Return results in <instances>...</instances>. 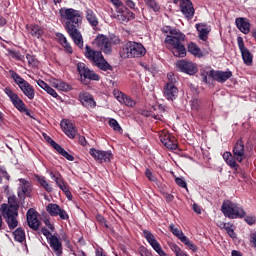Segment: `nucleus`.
Here are the masks:
<instances>
[{
	"mask_svg": "<svg viewBox=\"0 0 256 256\" xmlns=\"http://www.w3.org/2000/svg\"><path fill=\"white\" fill-rule=\"evenodd\" d=\"M113 95H114L115 99H117V101H119V103H121V101L123 100V97L125 96V93L121 92L119 89H114Z\"/></svg>",
	"mask_w": 256,
	"mask_h": 256,
	"instance_id": "48",
	"label": "nucleus"
},
{
	"mask_svg": "<svg viewBox=\"0 0 256 256\" xmlns=\"http://www.w3.org/2000/svg\"><path fill=\"white\" fill-rule=\"evenodd\" d=\"M235 229H236V227L231 223H228L225 228L226 233H228V235H229V237H231V239H235L237 237V233H235Z\"/></svg>",
	"mask_w": 256,
	"mask_h": 256,
	"instance_id": "42",
	"label": "nucleus"
},
{
	"mask_svg": "<svg viewBox=\"0 0 256 256\" xmlns=\"http://www.w3.org/2000/svg\"><path fill=\"white\" fill-rule=\"evenodd\" d=\"M238 48L241 51H245L247 47H245V42L243 41V37L238 36L237 38Z\"/></svg>",
	"mask_w": 256,
	"mask_h": 256,
	"instance_id": "53",
	"label": "nucleus"
},
{
	"mask_svg": "<svg viewBox=\"0 0 256 256\" xmlns=\"http://www.w3.org/2000/svg\"><path fill=\"white\" fill-rule=\"evenodd\" d=\"M60 127L65 135L69 137V139H75V137H77V126H75V124H73L71 121H62L60 123Z\"/></svg>",
	"mask_w": 256,
	"mask_h": 256,
	"instance_id": "20",
	"label": "nucleus"
},
{
	"mask_svg": "<svg viewBox=\"0 0 256 256\" xmlns=\"http://www.w3.org/2000/svg\"><path fill=\"white\" fill-rule=\"evenodd\" d=\"M120 57L122 59H135L139 57H145L147 49L139 42L128 41L120 49Z\"/></svg>",
	"mask_w": 256,
	"mask_h": 256,
	"instance_id": "6",
	"label": "nucleus"
},
{
	"mask_svg": "<svg viewBox=\"0 0 256 256\" xmlns=\"http://www.w3.org/2000/svg\"><path fill=\"white\" fill-rule=\"evenodd\" d=\"M240 53L242 55V60L247 67L253 66V54L249 51V49L246 48V50H242Z\"/></svg>",
	"mask_w": 256,
	"mask_h": 256,
	"instance_id": "30",
	"label": "nucleus"
},
{
	"mask_svg": "<svg viewBox=\"0 0 256 256\" xmlns=\"http://www.w3.org/2000/svg\"><path fill=\"white\" fill-rule=\"evenodd\" d=\"M41 233L44 235V237H46L47 241H49V239H51V237H53V234L51 233V231H49L45 227L41 228Z\"/></svg>",
	"mask_w": 256,
	"mask_h": 256,
	"instance_id": "56",
	"label": "nucleus"
},
{
	"mask_svg": "<svg viewBox=\"0 0 256 256\" xmlns=\"http://www.w3.org/2000/svg\"><path fill=\"white\" fill-rule=\"evenodd\" d=\"M175 183L178 187H182V189H187V182L181 177L175 178Z\"/></svg>",
	"mask_w": 256,
	"mask_h": 256,
	"instance_id": "50",
	"label": "nucleus"
},
{
	"mask_svg": "<svg viewBox=\"0 0 256 256\" xmlns=\"http://www.w3.org/2000/svg\"><path fill=\"white\" fill-rule=\"evenodd\" d=\"M226 155H229L226 158V163L237 173V169H239V164L244 161V159H247L249 157L247 154H245V142L243 141V138H240L236 141L234 147H233V155H231V152H226Z\"/></svg>",
	"mask_w": 256,
	"mask_h": 256,
	"instance_id": "5",
	"label": "nucleus"
},
{
	"mask_svg": "<svg viewBox=\"0 0 256 256\" xmlns=\"http://www.w3.org/2000/svg\"><path fill=\"white\" fill-rule=\"evenodd\" d=\"M26 59L30 67H37V65H39V61H37L34 55L26 54Z\"/></svg>",
	"mask_w": 256,
	"mask_h": 256,
	"instance_id": "45",
	"label": "nucleus"
},
{
	"mask_svg": "<svg viewBox=\"0 0 256 256\" xmlns=\"http://www.w3.org/2000/svg\"><path fill=\"white\" fill-rule=\"evenodd\" d=\"M176 83H177V79L175 78V75L168 74V82L165 85H171L172 87H175Z\"/></svg>",
	"mask_w": 256,
	"mask_h": 256,
	"instance_id": "54",
	"label": "nucleus"
},
{
	"mask_svg": "<svg viewBox=\"0 0 256 256\" xmlns=\"http://www.w3.org/2000/svg\"><path fill=\"white\" fill-rule=\"evenodd\" d=\"M0 173L3 175L4 179H6L7 181H10L11 176L9 175L8 172H6V170H3V168H0Z\"/></svg>",
	"mask_w": 256,
	"mask_h": 256,
	"instance_id": "63",
	"label": "nucleus"
},
{
	"mask_svg": "<svg viewBox=\"0 0 256 256\" xmlns=\"http://www.w3.org/2000/svg\"><path fill=\"white\" fill-rule=\"evenodd\" d=\"M50 177H51L52 181H55L57 187L60 188L61 190L65 189V187L68 186L67 182H65V179L63 178L61 173H59L57 171L50 172Z\"/></svg>",
	"mask_w": 256,
	"mask_h": 256,
	"instance_id": "27",
	"label": "nucleus"
},
{
	"mask_svg": "<svg viewBox=\"0 0 256 256\" xmlns=\"http://www.w3.org/2000/svg\"><path fill=\"white\" fill-rule=\"evenodd\" d=\"M26 31L31 37H34V39H41L45 34V30H43V27L39 24H27Z\"/></svg>",
	"mask_w": 256,
	"mask_h": 256,
	"instance_id": "24",
	"label": "nucleus"
},
{
	"mask_svg": "<svg viewBox=\"0 0 256 256\" xmlns=\"http://www.w3.org/2000/svg\"><path fill=\"white\" fill-rule=\"evenodd\" d=\"M89 154L98 163H109L111 159H113V153H111V151H103L90 148Z\"/></svg>",
	"mask_w": 256,
	"mask_h": 256,
	"instance_id": "13",
	"label": "nucleus"
},
{
	"mask_svg": "<svg viewBox=\"0 0 256 256\" xmlns=\"http://www.w3.org/2000/svg\"><path fill=\"white\" fill-rule=\"evenodd\" d=\"M21 191L29 197L31 195V184L29 182H24L21 186Z\"/></svg>",
	"mask_w": 256,
	"mask_h": 256,
	"instance_id": "46",
	"label": "nucleus"
},
{
	"mask_svg": "<svg viewBox=\"0 0 256 256\" xmlns=\"http://www.w3.org/2000/svg\"><path fill=\"white\" fill-rule=\"evenodd\" d=\"M209 77L217 81L218 83H225V72L219 70H210L208 73Z\"/></svg>",
	"mask_w": 256,
	"mask_h": 256,
	"instance_id": "29",
	"label": "nucleus"
},
{
	"mask_svg": "<svg viewBox=\"0 0 256 256\" xmlns=\"http://www.w3.org/2000/svg\"><path fill=\"white\" fill-rule=\"evenodd\" d=\"M84 55L101 71H113V66L105 60L101 51L93 50L91 46L86 45Z\"/></svg>",
	"mask_w": 256,
	"mask_h": 256,
	"instance_id": "7",
	"label": "nucleus"
},
{
	"mask_svg": "<svg viewBox=\"0 0 256 256\" xmlns=\"http://www.w3.org/2000/svg\"><path fill=\"white\" fill-rule=\"evenodd\" d=\"M60 17L64 19V29L72 39L74 45L81 51L85 49L83 34L79 31L80 25H83V12L73 8H66L59 10Z\"/></svg>",
	"mask_w": 256,
	"mask_h": 256,
	"instance_id": "1",
	"label": "nucleus"
},
{
	"mask_svg": "<svg viewBox=\"0 0 256 256\" xmlns=\"http://www.w3.org/2000/svg\"><path fill=\"white\" fill-rule=\"evenodd\" d=\"M162 33L166 35L164 44L167 49L171 50L174 57H179L180 59L187 57V48H185V44H183L186 36L183 32L171 26H164L162 28Z\"/></svg>",
	"mask_w": 256,
	"mask_h": 256,
	"instance_id": "2",
	"label": "nucleus"
},
{
	"mask_svg": "<svg viewBox=\"0 0 256 256\" xmlns=\"http://www.w3.org/2000/svg\"><path fill=\"white\" fill-rule=\"evenodd\" d=\"M9 73L16 85H18L20 91H22L23 95L30 99V101H33L35 99V88L30 85L27 80H25L21 75H19L17 72L14 70H9Z\"/></svg>",
	"mask_w": 256,
	"mask_h": 256,
	"instance_id": "8",
	"label": "nucleus"
},
{
	"mask_svg": "<svg viewBox=\"0 0 256 256\" xmlns=\"http://www.w3.org/2000/svg\"><path fill=\"white\" fill-rule=\"evenodd\" d=\"M145 176L147 177V179L149 181H152L153 183H155L157 181V177H155V175H153V172H151L150 169H146Z\"/></svg>",
	"mask_w": 256,
	"mask_h": 256,
	"instance_id": "51",
	"label": "nucleus"
},
{
	"mask_svg": "<svg viewBox=\"0 0 256 256\" xmlns=\"http://www.w3.org/2000/svg\"><path fill=\"white\" fill-rule=\"evenodd\" d=\"M58 89H60V91H71L73 87L62 81L58 84Z\"/></svg>",
	"mask_w": 256,
	"mask_h": 256,
	"instance_id": "49",
	"label": "nucleus"
},
{
	"mask_svg": "<svg viewBox=\"0 0 256 256\" xmlns=\"http://www.w3.org/2000/svg\"><path fill=\"white\" fill-rule=\"evenodd\" d=\"M36 181L37 183H39V185L43 187V189H45V191H47V193H51L53 191V187H51V184L47 182V180L45 179V176L37 175Z\"/></svg>",
	"mask_w": 256,
	"mask_h": 256,
	"instance_id": "31",
	"label": "nucleus"
},
{
	"mask_svg": "<svg viewBox=\"0 0 256 256\" xmlns=\"http://www.w3.org/2000/svg\"><path fill=\"white\" fill-rule=\"evenodd\" d=\"M108 123L109 127H111L113 131H115L116 133L123 134V128H121V125H119V122H117L115 118H111Z\"/></svg>",
	"mask_w": 256,
	"mask_h": 256,
	"instance_id": "39",
	"label": "nucleus"
},
{
	"mask_svg": "<svg viewBox=\"0 0 256 256\" xmlns=\"http://www.w3.org/2000/svg\"><path fill=\"white\" fill-rule=\"evenodd\" d=\"M96 221L99 223V225H101L102 227H105V229H111V227H109L107 219H105V217H103V215L97 214Z\"/></svg>",
	"mask_w": 256,
	"mask_h": 256,
	"instance_id": "44",
	"label": "nucleus"
},
{
	"mask_svg": "<svg viewBox=\"0 0 256 256\" xmlns=\"http://www.w3.org/2000/svg\"><path fill=\"white\" fill-rule=\"evenodd\" d=\"M94 41L97 47H99V49H101V51H103L105 55H111V52L113 51V47L111 45V40H109L107 36L103 34H99Z\"/></svg>",
	"mask_w": 256,
	"mask_h": 256,
	"instance_id": "16",
	"label": "nucleus"
},
{
	"mask_svg": "<svg viewBox=\"0 0 256 256\" xmlns=\"http://www.w3.org/2000/svg\"><path fill=\"white\" fill-rule=\"evenodd\" d=\"M196 29L199 33V38L202 41H207V37L209 35V30H207V26L204 24H196Z\"/></svg>",
	"mask_w": 256,
	"mask_h": 256,
	"instance_id": "32",
	"label": "nucleus"
},
{
	"mask_svg": "<svg viewBox=\"0 0 256 256\" xmlns=\"http://www.w3.org/2000/svg\"><path fill=\"white\" fill-rule=\"evenodd\" d=\"M109 41H110V45H119V43H121V39H119V36H115V35H112L109 38Z\"/></svg>",
	"mask_w": 256,
	"mask_h": 256,
	"instance_id": "57",
	"label": "nucleus"
},
{
	"mask_svg": "<svg viewBox=\"0 0 256 256\" xmlns=\"http://www.w3.org/2000/svg\"><path fill=\"white\" fill-rule=\"evenodd\" d=\"M144 3L146 7L154 13H159L161 11V5H159L156 0H144Z\"/></svg>",
	"mask_w": 256,
	"mask_h": 256,
	"instance_id": "34",
	"label": "nucleus"
},
{
	"mask_svg": "<svg viewBox=\"0 0 256 256\" xmlns=\"http://www.w3.org/2000/svg\"><path fill=\"white\" fill-rule=\"evenodd\" d=\"M175 67L177 71L186 75H195L199 71L197 64L185 59L176 61Z\"/></svg>",
	"mask_w": 256,
	"mask_h": 256,
	"instance_id": "12",
	"label": "nucleus"
},
{
	"mask_svg": "<svg viewBox=\"0 0 256 256\" xmlns=\"http://www.w3.org/2000/svg\"><path fill=\"white\" fill-rule=\"evenodd\" d=\"M78 143L82 145V147H85V145H87V139H85V136H79Z\"/></svg>",
	"mask_w": 256,
	"mask_h": 256,
	"instance_id": "64",
	"label": "nucleus"
},
{
	"mask_svg": "<svg viewBox=\"0 0 256 256\" xmlns=\"http://www.w3.org/2000/svg\"><path fill=\"white\" fill-rule=\"evenodd\" d=\"M44 224L46 225V227H48V229H50V231H55V226L53 225V223H51V220L45 219Z\"/></svg>",
	"mask_w": 256,
	"mask_h": 256,
	"instance_id": "60",
	"label": "nucleus"
},
{
	"mask_svg": "<svg viewBox=\"0 0 256 256\" xmlns=\"http://www.w3.org/2000/svg\"><path fill=\"white\" fill-rule=\"evenodd\" d=\"M42 136L44 137L45 141H47V143H49L51 145V147H53V149H57V147H59V144L57 142H55L54 140H52L49 135H47V133H43Z\"/></svg>",
	"mask_w": 256,
	"mask_h": 256,
	"instance_id": "47",
	"label": "nucleus"
},
{
	"mask_svg": "<svg viewBox=\"0 0 256 256\" xmlns=\"http://www.w3.org/2000/svg\"><path fill=\"white\" fill-rule=\"evenodd\" d=\"M236 27L239 29L241 33L244 35H249L251 32V22H249V19L238 17L235 19Z\"/></svg>",
	"mask_w": 256,
	"mask_h": 256,
	"instance_id": "23",
	"label": "nucleus"
},
{
	"mask_svg": "<svg viewBox=\"0 0 256 256\" xmlns=\"http://www.w3.org/2000/svg\"><path fill=\"white\" fill-rule=\"evenodd\" d=\"M169 247L176 256H189L187 253H185V251L181 250V248L173 242L169 244Z\"/></svg>",
	"mask_w": 256,
	"mask_h": 256,
	"instance_id": "40",
	"label": "nucleus"
},
{
	"mask_svg": "<svg viewBox=\"0 0 256 256\" xmlns=\"http://www.w3.org/2000/svg\"><path fill=\"white\" fill-rule=\"evenodd\" d=\"M188 53H191V55H194V57H203L201 48H199V46H197L194 42H190L188 44Z\"/></svg>",
	"mask_w": 256,
	"mask_h": 256,
	"instance_id": "33",
	"label": "nucleus"
},
{
	"mask_svg": "<svg viewBox=\"0 0 256 256\" xmlns=\"http://www.w3.org/2000/svg\"><path fill=\"white\" fill-rule=\"evenodd\" d=\"M9 55H11L12 59H15L16 61H25V56L21 55V52L16 50H9Z\"/></svg>",
	"mask_w": 256,
	"mask_h": 256,
	"instance_id": "43",
	"label": "nucleus"
},
{
	"mask_svg": "<svg viewBox=\"0 0 256 256\" xmlns=\"http://www.w3.org/2000/svg\"><path fill=\"white\" fill-rule=\"evenodd\" d=\"M116 7V18L120 23H129V21H133L135 19V13L129 10L126 6L123 5V2L119 0V3L114 4Z\"/></svg>",
	"mask_w": 256,
	"mask_h": 256,
	"instance_id": "11",
	"label": "nucleus"
},
{
	"mask_svg": "<svg viewBox=\"0 0 256 256\" xmlns=\"http://www.w3.org/2000/svg\"><path fill=\"white\" fill-rule=\"evenodd\" d=\"M55 35L58 43H60V45L64 47L65 52L72 55L73 47H71V44L69 43V41H67V37H65V35L61 32H57Z\"/></svg>",
	"mask_w": 256,
	"mask_h": 256,
	"instance_id": "26",
	"label": "nucleus"
},
{
	"mask_svg": "<svg viewBox=\"0 0 256 256\" xmlns=\"http://www.w3.org/2000/svg\"><path fill=\"white\" fill-rule=\"evenodd\" d=\"M163 93L167 101H175L179 95V89L177 86H171V84H168L164 86Z\"/></svg>",
	"mask_w": 256,
	"mask_h": 256,
	"instance_id": "25",
	"label": "nucleus"
},
{
	"mask_svg": "<svg viewBox=\"0 0 256 256\" xmlns=\"http://www.w3.org/2000/svg\"><path fill=\"white\" fill-rule=\"evenodd\" d=\"M4 93L9 97L10 101L12 102V105L20 111V113H25L26 115H30L29 109H27V106L25 105V102L19 97V95L15 92L10 87H6L4 89Z\"/></svg>",
	"mask_w": 256,
	"mask_h": 256,
	"instance_id": "10",
	"label": "nucleus"
},
{
	"mask_svg": "<svg viewBox=\"0 0 256 256\" xmlns=\"http://www.w3.org/2000/svg\"><path fill=\"white\" fill-rule=\"evenodd\" d=\"M27 225L32 231H39L41 227V221H39V212L34 208L28 209L26 213Z\"/></svg>",
	"mask_w": 256,
	"mask_h": 256,
	"instance_id": "14",
	"label": "nucleus"
},
{
	"mask_svg": "<svg viewBox=\"0 0 256 256\" xmlns=\"http://www.w3.org/2000/svg\"><path fill=\"white\" fill-rule=\"evenodd\" d=\"M48 243L54 255L63 256V242H61V239L57 235L53 234L48 240Z\"/></svg>",
	"mask_w": 256,
	"mask_h": 256,
	"instance_id": "19",
	"label": "nucleus"
},
{
	"mask_svg": "<svg viewBox=\"0 0 256 256\" xmlns=\"http://www.w3.org/2000/svg\"><path fill=\"white\" fill-rule=\"evenodd\" d=\"M14 239L18 241V243H23L25 241V230L23 228H17L14 232Z\"/></svg>",
	"mask_w": 256,
	"mask_h": 256,
	"instance_id": "36",
	"label": "nucleus"
},
{
	"mask_svg": "<svg viewBox=\"0 0 256 256\" xmlns=\"http://www.w3.org/2000/svg\"><path fill=\"white\" fill-rule=\"evenodd\" d=\"M191 108L194 111H199V100L198 99H194L191 103Z\"/></svg>",
	"mask_w": 256,
	"mask_h": 256,
	"instance_id": "61",
	"label": "nucleus"
},
{
	"mask_svg": "<svg viewBox=\"0 0 256 256\" xmlns=\"http://www.w3.org/2000/svg\"><path fill=\"white\" fill-rule=\"evenodd\" d=\"M55 151H57L59 155H62V157L67 159V161H75V157L69 154V152H67L63 147H61V145L57 146V149Z\"/></svg>",
	"mask_w": 256,
	"mask_h": 256,
	"instance_id": "37",
	"label": "nucleus"
},
{
	"mask_svg": "<svg viewBox=\"0 0 256 256\" xmlns=\"http://www.w3.org/2000/svg\"><path fill=\"white\" fill-rule=\"evenodd\" d=\"M77 71L81 77V83L83 85H89L91 81H99L101 77L95 73V71L89 69L83 62L77 64Z\"/></svg>",
	"mask_w": 256,
	"mask_h": 256,
	"instance_id": "9",
	"label": "nucleus"
},
{
	"mask_svg": "<svg viewBox=\"0 0 256 256\" xmlns=\"http://www.w3.org/2000/svg\"><path fill=\"white\" fill-rule=\"evenodd\" d=\"M143 237L148 241V243L151 245V247L160 255V253H163V248L161 247V244L157 241L155 238V235L151 233L149 230H143Z\"/></svg>",
	"mask_w": 256,
	"mask_h": 256,
	"instance_id": "21",
	"label": "nucleus"
},
{
	"mask_svg": "<svg viewBox=\"0 0 256 256\" xmlns=\"http://www.w3.org/2000/svg\"><path fill=\"white\" fill-rule=\"evenodd\" d=\"M8 203L1 204L0 207V230L3 229V219L7 223L10 231L19 227V204L15 201V198H9ZM2 215V216H1Z\"/></svg>",
	"mask_w": 256,
	"mask_h": 256,
	"instance_id": "3",
	"label": "nucleus"
},
{
	"mask_svg": "<svg viewBox=\"0 0 256 256\" xmlns=\"http://www.w3.org/2000/svg\"><path fill=\"white\" fill-rule=\"evenodd\" d=\"M181 243L186 245L187 248H189L193 253H197L199 251V247L193 243L187 236L181 238Z\"/></svg>",
	"mask_w": 256,
	"mask_h": 256,
	"instance_id": "35",
	"label": "nucleus"
},
{
	"mask_svg": "<svg viewBox=\"0 0 256 256\" xmlns=\"http://www.w3.org/2000/svg\"><path fill=\"white\" fill-rule=\"evenodd\" d=\"M121 104L126 105V107H135L136 102L135 100H133V98H131L130 96H127L126 94H124V97L122 98V100L120 101Z\"/></svg>",
	"mask_w": 256,
	"mask_h": 256,
	"instance_id": "41",
	"label": "nucleus"
},
{
	"mask_svg": "<svg viewBox=\"0 0 256 256\" xmlns=\"http://www.w3.org/2000/svg\"><path fill=\"white\" fill-rule=\"evenodd\" d=\"M139 253L141 256H153V253H151L145 246L139 248Z\"/></svg>",
	"mask_w": 256,
	"mask_h": 256,
	"instance_id": "52",
	"label": "nucleus"
},
{
	"mask_svg": "<svg viewBox=\"0 0 256 256\" xmlns=\"http://www.w3.org/2000/svg\"><path fill=\"white\" fill-rule=\"evenodd\" d=\"M86 20L91 27H97L99 25V19L97 14L91 10V8H86Z\"/></svg>",
	"mask_w": 256,
	"mask_h": 256,
	"instance_id": "28",
	"label": "nucleus"
},
{
	"mask_svg": "<svg viewBox=\"0 0 256 256\" xmlns=\"http://www.w3.org/2000/svg\"><path fill=\"white\" fill-rule=\"evenodd\" d=\"M79 101L81 105L86 109H95V107H97L95 98H93V95H91L89 92H80Z\"/></svg>",
	"mask_w": 256,
	"mask_h": 256,
	"instance_id": "18",
	"label": "nucleus"
},
{
	"mask_svg": "<svg viewBox=\"0 0 256 256\" xmlns=\"http://www.w3.org/2000/svg\"><path fill=\"white\" fill-rule=\"evenodd\" d=\"M169 228H170L171 233L174 234V236L177 237V239H179L180 241H181V239H183V237H187V236H185V234L183 233L182 230L175 227V224H170Z\"/></svg>",
	"mask_w": 256,
	"mask_h": 256,
	"instance_id": "38",
	"label": "nucleus"
},
{
	"mask_svg": "<svg viewBox=\"0 0 256 256\" xmlns=\"http://www.w3.org/2000/svg\"><path fill=\"white\" fill-rule=\"evenodd\" d=\"M45 91L46 93H48V95H51V97H54L55 99L59 97L57 91H55V89H53L51 86H48V88H46Z\"/></svg>",
	"mask_w": 256,
	"mask_h": 256,
	"instance_id": "55",
	"label": "nucleus"
},
{
	"mask_svg": "<svg viewBox=\"0 0 256 256\" xmlns=\"http://www.w3.org/2000/svg\"><path fill=\"white\" fill-rule=\"evenodd\" d=\"M63 193H65L66 197L71 201L73 199V195H71V191H69V186H66L62 189Z\"/></svg>",
	"mask_w": 256,
	"mask_h": 256,
	"instance_id": "59",
	"label": "nucleus"
},
{
	"mask_svg": "<svg viewBox=\"0 0 256 256\" xmlns=\"http://www.w3.org/2000/svg\"><path fill=\"white\" fill-rule=\"evenodd\" d=\"M124 3L129 9H135V2L133 0H124Z\"/></svg>",
	"mask_w": 256,
	"mask_h": 256,
	"instance_id": "62",
	"label": "nucleus"
},
{
	"mask_svg": "<svg viewBox=\"0 0 256 256\" xmlns=\"http://www.w3.org/2000/svg\"><path fill=\"white\" fill-rule=\"evenodd\" d=\"M159 137L161 143L164 144V147L171 149L172 151L177 149L178 145L175 143V136H172L168 132H162Z\"/></svg>",
	"mask_w": 256,
	"mask_h": 256,
	"instance_id": "22",
	"label": "nucleus"
},
{
	"mask_svg": "<svg viewBox=\"0 0 256 256\" xmlns=\"http://www.w3.org/2000/svg\"><path fill=\"white\" fill-rule=\"evenodd\" d=\"M37 85H38L41 89H43L44 91H46V89L49 87V84H47L45 81H43V80H41V79H39V80L37 81Z\"/></svg>",
	"mask_w": 256,
	"mask_h": 256,
	"instance_id": "58",
	"label": "nucleus"
},
{
	"mask_svg": "<svg viewBox=\"0 0 256 256\" xmlns=\"http://www.w3.org/2000/svg\"><path fill=\"white\" fill-rule=\"evenodd\" d=\"M46 211L47 213H49V215H51V217H60L62 221H67V219H69V214L67 213V211L62 209L59 204H48L46 207Z\"/></svg>",
	"mask_w": 256,
	"mask_h": 256,
	"instance_id": "15",
	"label": "nucleus"
},
{
	"mask_svg": "<svg viewBox=\"0 0 256 256\" xmlns=\"http://www.w3.org/2000/svg\"><path fill=\"white\" fill-rule=\"evenodd\" d=\"M247 212L243 207L231 202L230 200L225 201V217L228 219H243L247 225L256 224V216L247 215Z\"/></svg>",
	"mask_w": 256,
	"mask_h": 256,
	"instance_id": "4",
	"label": "nucleus"
},
{
	"mask_svg": "<svg viewBox=\"0 0 256 256\" xmlns=\"http://www.w3.org/2000/svg\"><path fill=\"white\" fill-rule=\"evenodd\" d=\"M179 7L181 13L188 21H191V19L195 17V8L193 7V2H191V0H182Z\"/></svg>",
	"mask_w": 256,
	"mask_h": 256,
	"instance_id": "17",
	"label": "nucleus"
}]
</instances>
